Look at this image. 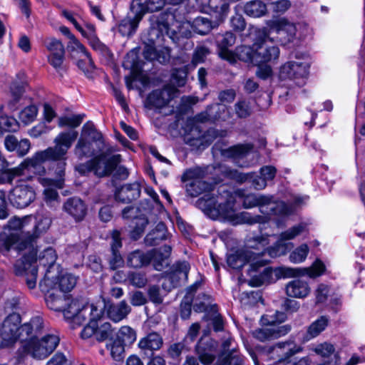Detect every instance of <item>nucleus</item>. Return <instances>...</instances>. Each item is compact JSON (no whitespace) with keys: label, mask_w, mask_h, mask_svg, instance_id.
Here are the masks:
<instances>
[{"label":"nucleus","mask_w":365,"mask_h":365,"mask_svg":"<svg viewBox=\"0 0 365 365\" xmlns=\"http://www.w3.org/2000/svg\"><path fill=\"white\" fill-rule=\"evenodd\" d=\"M168 238L167 229L163 222L158 223L145 237L147 246H155Z\"/></svg>","instance_id":"nucleus-33"},{"label":"nucleus","mask_w":365,"mask_h":365,"mask_svg":"<svg viewBox=\"0 0 365 365\" xmlns=\"http://www.w3.org/2000/svg\"><path fill=\"white\" fill-rule=\"evenodd\" d=\"M60 341L58 336L48 334L41 339L33 338L21 343L16 351V361L24 362L27 356L36 360L46 359L57 347Z\"/></svg>","instance_id":"nucleus-6"},{"label":"nucleus","mask_w":365,"mask_h":365,"mask_svg":"<svg viewBox=\"0 0 365 365\" xmlns=\"http://www.w3.org/2000/svg\"><path fill=\"white\" fill-rule=\"evenodd\" d=\"M273 37L269 36L265 31H262V38L254 43V64L262 63L275 60L279 55V49L273 45Z\"/></svg>","instance_id":"nucleus-12"},{"label":"nucleus","mask_w":365,"mask_h":365,"mask_svg":"<svg viewBox=\"0 0 365 365\" xmlns=\"http://www.w3.org/2000/svg\"><path fill=\"white\" fill-rule=\"evenodd\" d=\"M68 47L73 51H77L81 53L88 61L89 68H91L93 67V61L90 53L88 52L86 47L75 36H72V38L70 39Z\"/></svg>","instance_id":"nucleus-47"},{"label":"nucleus","mask_w":365,"mask_h":365,"mask_svg":"<svg viewBox=\"0 0 365 365\" xmlns=\"http://www.w3.org/2000/svg\"><path fill=\"white\" fill-rule=\"evenodd\" d=\"M125 346L122 342L118 339H112L109 343L106 344L107 349L110 350L112 358L116 361L121 360L124 356Z\"/></svg>","instance_id":"nucleus-45"},{"label":"nucleus","mask_w":365,"mask_h":365,"mask_svg":"<svg viewBox=\"0 0 365 365\" xmlns=\"http://www.w3.org/2000/svg\"><path fill=\"white\" fill-rule=\"evenodd\" d=\"M192 27L196 33L200 35H205L212 30L213 26L208 19L199 16L194 19Z\"/></svg>","instance_id":"nucleus-44"},{"label":"nucleus","mask_w":365,"mask_h":365,"mask_svg":"<svg viewBox=\"0 0 365 365\" xmlns=\"http://www.w3.org/2000/svg\"><path fill=\"white\" fill-rule=\"evenodd\" d=\"M88 42L91 46L93 48V49H94L103 56L108 58L112 57L113 54L109 50V48L107 47V46H106L98 39L97 36L89 39Z\"/></svg>","instance_id":"nucleus-55"},{"label":"nucleus","mask_w":365,"mask_h":365,"mask_svg":"<svg viewBox=\"0 0 365 365\" xmlns=\"http://www.w3.org/2000/svg\"><path fill=\"white\" fill-rule=\"evenodd\" d=\"M235 113L237 117L245 118L248 117L251 113L250 107L246 101H240L235 105Z\"/></svg>","instance_id":"nucleus-59"},{"label":"nucleus","mask_w":365,"mask_h":365,"mask_svg":"<svg viewBox=\"0 0 365 365\" xmlns=\"http://www.w3.org/2000/svg\"><path fill=\"white\" fill-rule=\"evenodd\" d=\"M308 252V246L306 244H303L291 253L289 259L294 263L302 262L307 258Z\"/></svg>","instance_id":"nucleus-57"},{"label":"nucleus","mask_w":365,"mask_h":365,"mask_svg":"<svg viewBox=\"0 0 365 365\" xmlns=\"http://www.w3.org/2000/svg\"><path fill=\"white\" fill-rule=\"evenodd\" d=\"M310 292L311 288L308 282L300 279H293L286 285V293L292 298H305L309 294Z\"/></svg>","instance_id":"nucleus-29"},{"label":"nucleus","mask_w":365,"mask_h":365,"mask_svg":"<svg viewBox=\"0 0 365 365\" xmlns=\"http://www.w3.org/2000/svg\"><path fill=\"white\" fill-rule=\"evenodd\" d=\"M175 17L172 14H161L150 18L151 27L149 36L152 41L159 39L165 35L173 38L177 33L174 28Z\"/></svg>","instance_id":"nucleus-14"},{"label":"nucleus","mask_w":365,"mask_h":365,"mask_svg":"<svg viewBox=\"0 0 365 365\" xmlns=\"http://www.w3.org/2000/svg\"><path fill=\"white\" fill-rule=\"evenodd\" d=\"M128 279L130 283L136 287H143L147 283V279L144 274L140 272H131Z\"/></svg>","instance_id":"nucleus-61"},{"label":"nucleus","mask_w":365,"mask_h":365,"mask_svg":"<svg viewBox=\"0 0 365 365\" xmlns=\"http://www.w3.org/2000/svg\"><path fill=\"white\" fill-rule=\"evenodd\" d=\"M307 75V64L302 62H288L282 66L280 70V77L282 78L292 79L298 86H302L305 84Z\"/></svg>","instance_id":"nucleus-16"},{"label":"nucleus","mask_w":365,"mask_h":365,"mask_svg":"<svg viewBox=\"0 0 365 365\" xmlns=\"http://www.w3.org/2000/svg\"><path fill=\"white\" fill-rule=\"evenodd\" d=\"M305 229L306 225L301 223L282 232L276 245L271 247L265 248L269 244V241L268 237L264 235L250 237L247 240L246 246L248 249L261 251L260 252H255L260 255L261 259H264V256L266 253L270 257H277L285 255L292 247L291 244L285 243L284 241L295 238L302 233Z\"/></svg>","instance_id":"nucleus-5"},{"label":"nucleus","mask_w":365,"mask_h":365,"mask_svg":"<svg viewBox=\"0 0 365 365\" xmlns=\"http://www.w3.org/2000/svg\"><path fill=\"white\" fill-rule=\"evenodd\" d=\"M253 148V145L250 143L239 144L232 146L224 150V155L227 157L234 158H241L245 156Z\"/></svg>","instance_id":"nucleus-40"},{"label":"nucleus","mask_w":365,"mask_h":365,"mask_svg":"<svg viewBox=\"0 0 365 365\" xmlns=\"http://www.w3.org/2000/svg\"><path fill=\"white\" fill-rule=\"evenodd\" d=\"M19 128L18 121L13 117L2 115L0 117V130L15 132Z\"/></svg>","instance_id":"nucleus-54"},{"label":"nucleus","mask_w":365,"mask_h":365,"mask_svg":"<svg viewBox=\"0 0 365 365\" xmlns=\"http://www.w3.org/2000/svg\"><path fill=\"white\" fill-rule=\"evenodd\" d=\"M150 256L148 252L145 253L140 250H135L130 253L127 258V264L129 267L140 268L146 266L150 262Z\"/></svg>","instance_id":"nucleus-36"},{"label":"nucleus","mask_w":365,"mask_h":365,"mask_svg":"<svg viewBox=\"0 0 365 365\" xmlns=\"http://www.w3.org/2000/svg\"><path fill=\"white\" fill-rule=\"evenodd\" d=\"M140 21L134 16H128L120 22L118 31L122 36H130L135 32Z\"/></svg>","instance_id":"nucleus-38"},{"label":"nucleus","mask_w":365,"mask_h":365,"mask_svg":"<svg viewBox=\"0 0 365 365\" xmlns=\"http://www.w3.org/2000/svg\"><path fill=\"white\" fill-rule=\"evenodd\" d=\"M235 204V197L227 191H223L217 195L210 192L206 193L196 202L197 207L214 220L222 217L233 225H252L260 222L262 217L259 215L252 217L247 212L236 213Z\"/></svg>","instance_id":"nucleus-2"},{"label":"nucleus","mask_w":365,"mask_h":365,"mask_svg":"<svg viewBox=\"0 0 365 365\" xmlns=\"http://www.w3.org/2000/svg\"><path fill=\"white\" fill-rule=\"evenodd\" d=\"M78 137V132L76 130H67L59 133L53 140L55 145L49 147L47 149L42 150V153L38 155L39 158L48 156L52 158L54 160H58L59 170L57 172L58 176L61 178L60 180H53L49 178H38V182L44 187L54 186L56 187L61 188V178L64 175V170L66 167V154L68 150L71 148L73 143Z\"/></svg>","instance_id":"nucleus-3"},{"label":"nucleus","mask_w":365,"mask_h":365,"mask_svg":"<svg viewBox=\"0 0 365 365\" xmlns=\"http://www.w3.org/2000/svg\"><path fill=\"white\" fill-rule=\"evenodd\" d=\"M328 323L329 318L325 316H322L313 322L307 328L304 340L309 341L319 336L327 327Z\"/></svg>","instance_id":"nucleus-35"},{"label":"nucleus","mask_w":365,"mask_h":365,"mask_svg":"<svg viewBox=\"0 0 365 365\" xmlns=\"http://www.w3.org/2000/svg\"><path fill=\"white\" fill-rule=\"evenodd\" d=\"M286 317L284 312H277L273 316H263L261 319L262 324L269 327L255 330L252 332L253 336L261 341H265L286 335L290 331L291 326L279 324L285 321Z\"/></svg>","instance_id":"nucleus-8"},{"label":"nucleus","mask_w":365,"mask_h":365,"mask_svg":"<svg viewBox=\"0 0 365 365\" xmlns=\"http://www.w3.org/2000/svg\"><path fill=\"white\" fill-rule=\"evenodd\" d=\"M77 279L71 274H62L59 279L58 287L63 292H70L76 284Z\"/></svg>","instance_id":"nucleus-53"},{"label":"nucleus","mask_w":365,"mask_h":365,"mask_svg":"<svg viewBox=\"0 0 365 365\" xmlns=\"http://www.w3.org/2000/svg\"><path fill=\"white\" fill-rule=\"evenodd\" d=\"M104 306L101 303L86 304L83 300L70 299L66 302V306L62 310L65 318L71 319L73 327L80 326L87 321V319H100L103 315Z\"/></svg>","instance_id":"nucleus-7"},{"label":"nucleus","mask_w":365,"mask_h":365,"mask_svg":"<svg viewBox=\"0 0 365 365\" xmlns=\"http://www.w3.org/2000/svg\"><path fill=\"white\" fill-rule=\"evenodd\" d=\"M140 185L137 182L125 184L116 191L115 198L118 202L130 203L140 197Z\"/></svg>","instance_id":"nucleus-25"},{"label":"nucleus","mask_w":365,"mask_h":365,"mask_svg":"<svg viewBox=\"0 0 365 365\" xmlns=\"http://www.w3.org/2000/svg\"><path fill=\"white\" fill-rule=\"evenodd\" d=\"M25 74L19 73L12 81L10 86L11 99L7 103L9 110L14 111L18 108V104L23 97L26 86Z\"/></svg>","instance_id":"nucleus-22"},{"label":"nucleus","mask_w":365,"mask_h":365,"mask_svg":"<svg viewBox=\"0 0 365 365\" xmlns=\"http://www.w3.org/2000/svg\"><path fill=\"white\" fill-rule=\"evenodd\" d=\"M201 363L205 365L210 364L217 354V343L211 339H201L195 347Z\"/></svg>","instance_id":"nucleus-24"},{"label":"nucleus","mask_w":365,"mask_h":365,"mask_svg":"<svg viewBox=\"0 0 365 365\" xmlns=\"http://www.w3.org/2000/svg\"><path fill=\"white\" fill-rule=\"evenodd\" d=\"M115 329L109 322L102 323L100 326L96 324V339L98 341H103L107 339L110 341L113 339Z\"/></svg>","instance_id":"nucleus-41"},{"label":"nucleus","mask_w":365,"mask_h":365,"mask_svg":"<svg viewBox=\"0 0 365 365\" xmlns=\"http://www.w3.org/2000/svg\"><path fill=\"white\" fill-rule=\"evenodd\" d=\"M46 46L50 51V55H64L65 50L62 43L53 38H47Z\"/></svg>","instance_id":"nucleus-56"},{"label":"nucleus","mask_w":365,"mask_h":365,"mask_svg":"<svg viewBox=\"0 0 365 365\" xmlns=\"http://www.w3.org/2000/svg\"><path fill=\"white\" fill-rule=\"evenodd\" d=\"M210 53L209 49L205 46H198L195 48L192 56V63L194 65L204 62L206 56Z\"/></svg>","instance_id":"nucleus-63"},{"label":"nucleus","mask_w":365,"mask_h":365,"mask_svg":"<svg viewBox=\"0 0 365 365\" xmlns=\"http://www.w3.org/2000/svg\"><path fill=\"white\" fill-rule=\"evenodd\" d=\"M269 30L267 33L269 36L275 38L276 41L283 45L293 42L296 38L297 29L293 23L285 19H279L270 21Z\"/></svg>","instance_id":"nucleus-13"},{"label":"nucleus","mask_w":365,"mask_h":365,"mask_svg":"<svg viewBox=\"0 0 365 365\" xmlns=\"http://www.w3.org/2000/svg\"><path fill=\"white\" fill-rule=\"evenodd\" d=\"M200 170L194 169L187 170L184 175V178L190 180L186 184L185 188L187 195L190 197H197L203 192L211 190L212 185L200 179Z\"/></svg>","instance_id":"nucleus-19"},{"label":"nucleus","mask_w":365,"mask_h":365,"mask_svg":"<svg viewBox=\"0 0 365 365\" xmlns=\"http://www.w3.org/2000/svg\"><path fill=\"white\" fill-rule=\"evenodd\" d=\"M43 195L44 200L48 205L53 207L58 203L59 195L55 189L47 187L44 190Z\"/></svg>","instance_id":"nucleus-60"},{"label":"nucleus","mask_w":365,"mask_h":365,"mask_svg":"<svg viewBox=\"0 0 365 365\" xmlns=\"http://www.w3.org/2000/svg\"><path fill=\"white\" fill-rule=\"evenodd\" d=\"M230 118L228 108L222 103H215L208 106L205 111L197 114L195 120L200 123L207 121L227 120Z\"/></svg>","instance_id":"nucleus-20"},{"label":"nucleus","mask_w":365,"mask_h":365,"mask_svg":"<svg viewBox=\"0 0 365 365\" xmlns=\"http://www.w3.org/2000/svg\"><path fill=\"white\" fill-rule=\"evenodd\" d=\"M244 11L250 16L257 18L267 13V6L262 0H252L245 4Z\"/></svg>","instance_id":"nucleus-37"},{"label":"nucleus","mask_w":365,"mask_h":365,"mask_svg":"<svg viewBox=\"0 0 365 365\" xmlns=\"http://www.w3.org/2000/svg\"><path fill=\"white\" fill-rule=\"evenodd\" d=\"M63 210L76 220H81L86 214V206L79 197H70L66 200L63 206Z\"/></svg>","instance_id":"nucleus-27"},{"label":"nucleus","mask_w":365,"mask_h":365,"mask_svg":"<svg viewBox=\"0 0 365 365\" xmlns=\"http://www.w3.org/2000/svg\"><path fill=\"white\" fill-rule=\"evenodd\" d=\"M163 343V338L159 334L150 332L140 340L138 346L141 349L158 350L162 346Z\"/></svg>","instance_id":"nucleus-34"},{"label":"nucleus","mask_w":365,"mask_h":365,"mask_svg":"<svg viewBox=\"0 0 365 365\" xmlns=\"http://www.w3.org/2000/svg\"><path fill=\"white\" fill-rule=\"evenodd\" d=\"M91 139L93 142L98 145L101 149V145L103 144V137L101 133L98 132L91 123H86L83 125L81 130V135L75 145L74 154L79 158H88L96 153L93 147V143L88 140Z\"/></svg>","instance_id":"nucleus-10"},{"label":"nucleus","mask_w":365,"mask_h":365,"mask_svg":"<svg viewBox=\"0 0 365 365\" xmlns=\"http://www.w3.org/2000/svg\"><path fill=\"white\" fill-rule=\"evenodd\" d=\"M314 351L322 357H329L334 352V347L332 344L325 342L318 344Z\"/></svg>","instance_id":"nucleus-64"},{"label":"nucleus","mask_w":365,"mask_h":365,"mask_svg":"<svg viewBox=\"0 0 365 365\" xmlns=\"http://www.w3.org/2000/svg\"><path fill=\"white\" fill-rule=\"evenodd\" d=\"M235 36L232 33L226 32L222 36V39L217 41L219 56L231 63H235V55L228 48L235 44Z\"/></svg>","instance_id":"nucleus-26"},{"label":"nucleus","mask_w":365,"mask_h":365,"mask_svg":"<svg viewBox=\"0 0 365 365\" xmlns=\"http://www.w3.org/2000/svg\"><path fill=\"white\" fill-rule=\"evenodd\" d=\"M121 161L120 155H114L106 160L105 154H101L78 167V170L81 173L94 171L95 174L99 177H103L110 175Z\"/></svg>","instance_id":"nucleus-11"},{"label":"nucleus","mask_w":365,"mask_h":365,"mask_svg":"<svg viewBox=\"0 0 365 365\" xmlns=\"http://www.w3.org/2000/svg\"><path fill=\"white\" fill-rule=\"evenodd\" d=\"M243 207L245 209L259 207L261 212L267 215H285L292 212V208L284 202H272V197L264 195L248 194L243 196Z\"/></svg>","instance_id":"nucleus-9"},{"label":"nucleus","mask_w":365,"mask_h":365,"mask_svg":"<svg viewBox=\"0 0 365 365\" xmlns=\"http://www.w3.org/2000/svg\"><path fill=\"white\" fill-rule=\"evenodd\" d=\"M47 307L55 312H62L66 306L68 296L58 289L48 292L45 297Z\"/></svg>","instance_id":"nucleus-30"},{"label":"nucleus","mask_w":365,"mask_h":365,"mask_svg":"<svg viewBox=\"0 0 365 365\" xmlns=\"http://www.w3.org/2000/svg\"><path fill=\"white\" fill-rule=\"evenodd\" d=\"M326 269L324 264L317 259L312 266L305 268L282 267L279 272L283 277H295L307 275L310 278H316L324 273Z\"/></svg>","instance_id":"nucleus-18"},{"label":"nucleus","mask_w":365,"mask_h":365,"mask_svg":"<svg viewBox=\"0 0 365 365\" xmlns=\"http://www.w3.org/2000/svg\"><path fill=\"white\" fill-rule=\"evenodd\" d=\"M10 202L17 208L29 206L36 198L34 188L27 185L21 184L14 187L9 194Z\"/></svg>","instance_id":"nucleus-17"},{"label":"nucleus","mask_w":365,"mask_h":365,"mask_svg":"<svg viewBox=\"0 0 365 365\" xmlns=\"http://www.w3.org/2000/svg\"><path fill=\"white\" fill-rule=\"evenodd\" d=\"M255 47L241 46L236 48L235 60L237 58L245 62H252L254 63Z\"/></svg>","instance_id":"nucleus-48"},{"label":"nucleus","mask_w":365,"mask_h":365,"mask_svg":"<svg viewBox=\"0 0 365 365\" xmlns=\"http://www.w3.org/2000/svg\"><path fill=\"white\" fill-rule=\"evenodd\" d=\"M57 259L56 251L52 247H48L40 253L38 257L39 262L50 269L55 264Z\"/></svg>","instance_id":"nucleus-46"},{"label":"nucleus","mask_w":365,"mask_h":365,"mask_svg":"<svg viewBox=\"0 0 365 365\" xmlns=\"http://www.w3.org/2000/svg\"><path fill=\"white\" fill-rule=\"evenodd\" d=\"M43 327V319L40 317L32 318L29 322L22 324V331H24V336L28 337L31 334H37Z\"/></svg>","instance_id":"nucleus-42"},{"label":"nucleus","mask_w":365,"mask_h":365,"mask_svg":"<svg viewBox=\"0 0 365 365\" xmlns=\"http://www.w3.org/2000/svg\"><path fill=\"white\" fill-rule=\"evenodd\" d=\"M130 11L134 17L141 21L145 14L150 11L148 0H133L130 4Z\"/></svg>","instance_id":"nucleus-43"},{"label":"nucleus","mask_w":365,"mask_h":365,"mask_svg":"<svg viewBox=\"0 0 365 365\" xmlns=\"http://www.w3.org/2000/svg\"><path fill=\"white\" fill-rule=\"evenodd\" d=\"M225 354H220L217 359L215 365H243L242 358L232 350L227 356Z\"/></svg>","instance_id":"nucleus-50"},{"label":"nucleus","mask_w":365,"mask_h":365,"mask_svg":"<svg viewBox=\"0 0 365 365\" xmlns=\"http://www.w3.org/2000/svg\"><path fill=\"white\" fill-rule=\"evenodd\" d=\"M115 339L126 346L133 344L137 339V334L134 329L130 326L121 327L117 332H115Z\"/></svg>","instance_id":"nucleus-39"},{"label":"nucleus","mask_w":365,"mask_h":365,"mask_svg":"<svg viewBox=\"0 0 365 365\" xmlns=\"http://www.w3.org/2000/svg\"><path fill=\"white\" fill-rule=\"evenodd\" d=\"M148 224V218L144 215L136 217L135 227L130 234L131 237L135 240L139 239L144 232Z\"/></svg>","instance_id":"nucleus-52"},{"label":"nucleus","mask_w":365,"mask_h":365,"mask_svg":"<svg viewBox=\"0 0 365 365\" xmlns=\"http://www.w3.org/2000/svg\"><path fill=\"white\" fill-rule=\"evenodd\" d=\"M178 90L171 86H166L163 89L153 91L147 98L146 104L150 108H163L173 99Z\"/></svg>","instance_id":"nucleus-21"},{"label":"nucleus","mask_w":365,"mask_h":365,"mask_svg":"<svg viewBox=\"0 0 365 365\" xmlns=\"http://www.w3.org/2000/svg\"><path fill=\"white\" fill-rule=\"evenodd\" d=\"M172 248L169 245H164L159 249H153L148 252L150 262H153L154 268L161 271L168 265V258L170 255Z\"/></svg>","instance_id":"nucleus-28"},{"label":"nucleus","mask_w":365,"mask_h":365,"mask_svg":"<svg viewBox=\"0 0 365 365\" xmlns=\"http://www.w3.org/2000/svg\"><path fill=\"white\" fill-rule=\"evenodd\" d=\"M54 276L51 274L50 269H47L45 276L42 280L39 282V288L42 292H51L52 289H56L54 287L55 284L53 282Z\"/></svg>","instance_id":"nucleus-58"},{"label":"nucleus","mask_w":365,"mask_h":365,"mask_svg":"<svg viewBox=\"0 0 365 365\" xmlns=\"http://www.w3.org/2000/svg\"><path fill=\"white\" fill-rule=\"evenodd\" d=\"M190 268V264L186 261L178 262L175 264L173 272L165 279L163 287H167V284L168 283L173 287H175L180 285L182 282H186Z\"/></svg>","instance_id":"nucleus-23"},{"label":"nucleus","mask_w":365,"mask_h":365,"mask_svg":"<svg viewBox=\"0 0 365 365\" xmlns=\"http://www.w3.org/2000/svg\"><path fill=\"white\" fill-rule=\"evenodd\" d=\"M20 323L21 317L17 313L9 314L4 319L0 330L4 346H9L21 337L25 338L24 331H22V325L20 326Z\"/></svg>","instance_id":"nucleus-15"},{"label":"nucleus","mask_w":365,"mask_h":365,"mask_svg":"<svg viewBox=\"0 0 365 365\" xmlns=\"http://www.w3.org/2000/svg\"><path fill=\"white\" fill-rule=\"evenodd\" d=\"M227 262L233 269H240L245 263L250 264V274L252 277L250 284L252 286L259 287L269 281L272 278V270L270 267H266L257 276V273L260 267H264L268 262L267 259H261L259 254L254 253L251 250H240L227 256Z\"/></svg>","instance_id":"nucleus-4"},{"label":"nucleus","mask_w":365,"mask_h":365,"mask_svg":"<svg viewBox=\"0 0 365 365\" xmlns=\"http://www.w3.org/2000/svg\"><path fill=\"white\" fill-rule=\"evenodd\" d=\"M329 294V287L324 284H320L314 292L316 297V304L324 303L327 301Z\"/></svg>","instance_id":"nucleus-62"},{"label":"nucleus","mask_w":365,"mask_h":365,"mask_svg":"<svg viewBox=\"0 0 365 365\" xmlns=\"http://www.w3.org/2000/svg\"><path fill=\"white\" fill-rule=\"evenodd\" d=\"M84 115H73L71 116H63L58 118V125L59 127L76 128L82 123Z\"/></svg>","instance_id":"nucleus-51"},{"label":"nucleus","mask_w":365,"mask_h":365,"mask_svg":"<svg viewBox=\"0 0 365 365\" xmlns=\"http://www.w3.org/2000/svg\"><path fill=\"white\" fill-rule=\"evenodd\" d=\"M41 153L42 151L38 152L32 158L26 159L21 165L39 175H43L46 170L42 163L46 160H54L48 156H45L43 158H39L38 155Z\"/></svg>","instance_id":"nucleus-32"},{"label":"nucleus","mask_w":365,"mask_h":365,"mask_svg":"<svg viewBox=\"0 0 365 365\" xmlns=\"http://www.w3.org/2000/svg\"><path fill=\"white\" fill-rule=\"evenodd\" d=\"M131 312V307L123 300L118 304H111L107 309L108 317L113 322H119L125 319Z\"/></svg>","instance_id":"nucleus-31"},{"label":"nucleus","mask_w":365,"mask_h":365,"mask_svg":"<svg viewBox=\"0 0 365 365\" xmlns=\"http://www.w3.org/2000/svg\"><path fill=\"white\" fill-rule=\"evenodd\" d=\"M49 225V219L43 218L38 221L31 217H27L23 220L14 218L9 223L11 229L20 230L21 235L16 232L11 233L4 246L6 251H9L11 249L17 251L29 250V256L24 255L21 260L16 262L14 271L16 275L24 277L26 284L30 289L36 287L38 276L36 264V252L34 250L32 242L45 232Z\"/></svg>","instance_id":"nucleus-1"},{"label":"nucleus","mask_w":365,"mask_h":365,"mask_svg":"<svg viewBox=\"0 0 365 365\" xmlns=\"http://www.w3.org/2000/svg\"><path fill=\"white\" fill-rule=\"evenodd\" d=\"M37 113V107L34 105H31L21 110L19 118L24 124L28 125L36 119Z\"/></svg>","instance_id":"nucleus-49"}]
</instances>
